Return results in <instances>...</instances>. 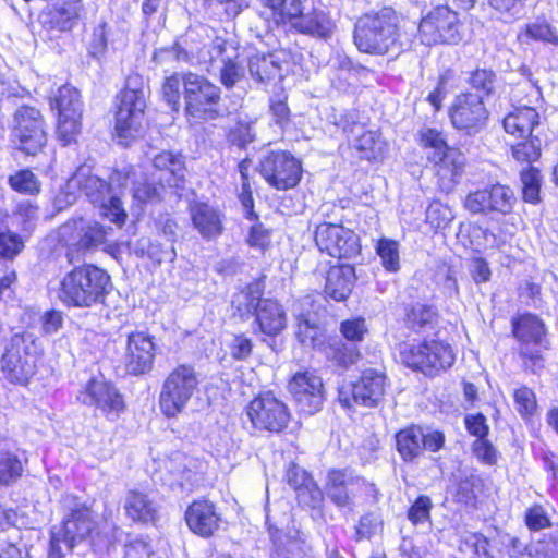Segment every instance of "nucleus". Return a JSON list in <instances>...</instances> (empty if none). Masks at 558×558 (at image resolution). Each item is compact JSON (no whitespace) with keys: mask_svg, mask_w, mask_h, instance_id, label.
<instances>
[{"mask_svg":"<svg viewBox=\"0 0 558 558\" xmlns=\"http://www.w3.org/2000/svg\"><path fill=\"white\" fill-rule=\"evenodd\" d=\"M400 23V16L391 8L365 14L355 23L354 44L364 53L399 54L408 46Z\"/></svg>","mask_w":558,"mask_h":558,"instance_id":"1","label":"nucleus"},{"mask_svg":"<svg viewBox=\"0 0 558 558\" xmlns=\"http://www.w3.org/2000/svg\"><path fill=\"white\" fill-rule=\"evenodd\" d=\"M129 173L113 171L109 180L93 174L87 167H80L70 179L68 186L78 189L92 204L99 207V213L111 222L122 226L126 219L121 196L128 187Z\"/></svg>","mask_w":558,"mask_h":558,"instance_id":"2","label":"nucleus"},{"mask_svg":"<svg viewBox=\"0 0 558 558\" xmlns=\"http://www.w3.org/2000/svg\"><path fill=\"white\" fill-rule=\"evenodd\" d=\"M110 288V276L86 264L73 268L61 278L57 296L69 307L87 308L104 303Z\"/></svg>","mask_w":558,"mask_h":558,"instance_id":"3","label":"nucleus"},{"mask_svg":"<svg viewBox=\"0 0 558 558\" xmlns=\"http://www.w3.org/2000/svg\"><path fill=\"white\" fill-rule=\"evenodd\" d=\"M81 542H89L92 546L98 547L105 539L98 531L92 510L83 504H77L60 525L52 527L49 555L51 558H63Z\"/></svg>","mask_w":558,"mask_h":558,"instance_id":"4","label":"nucleus"},{"mask_svg":"<svg viewBox=\"0 0 558 558\" xmlns=\"http://www.w3.org/2000/svg\"><path fill=\"white\" fill-rule=\"evenodd\" d=\"M185 44L186 48L180 44L173 45L169 52L179 61L196 58L202 62H213L220 59L223 63L220 70V81L227 88L233 87L244 76L243 68L234 61L235 48L227 40L216 37L209 45L199 46L195 44V32L190 31L186 34Z\"/></svg>","mask_w":558,"mask_h":558,"instance_id":"5","label":"nucleus"},{"mask_svg":"<svg viewBox=\"0 0 558 558\" xmlns=\"http://www.w3.org/2000/svg\"><path fill=\"white\" fill-rule=\"evenodd\" d=\"M41 353V343L34 333L25 331L13 335L4 345L0 361L7 379L26 385L36 373Z\"/></svg>","mask_w":558,"mask_h":558,"instance_id":"6","label":"nucleus"},{"mask_svg":"<svg viewBox=\"0 0 558 558\" xmlns=\"http://www.w3.org/2000/svg\"><path fill=\"white\" fill-rule=\"evenodd\" d=\"M183 99L185 116L191 124L222 117L221 89L203 75L186 72Z\"/></svg>","mask_w":558,"mask_h":558,"instance_id":"7","label":"nucleus"},{"mask_svg":"<svg viewBox=\"0 0 558 558\" xmlns=\"http://www.w3.org/2000/svg\"><path fill=\"white\" fill-rule=\"evenodd\" d=\"M146 90L143 76L131 74L126 77L116 113V131L120 138H132L138 133L146 108Z\"/></svg>","mask_w":558,"mask_h":558,"instance_id":"8","label":"nucleus"},{"mask_svg":"<svg viewBox=\"0 0 558 558\" xmlns=\"http://www.w3.org/2000/svg\"><path fill=\"white\" fill-rule=\"evenodd\" d=\"M198 387L195 369L190 365L177 366L166 378L160 396L159 407L167 417H175L184 411Z\"/></svg>","mask_w":558,"mask_h":558,"instance_id":"9","label":"nucleus"},{"mask_svg":"<svg viewBox=\"0 0 558 558\" xmlns=\"http://www.w3.org/2000/svg\"><path fill=\"white\" fill-rule=\"evenodd\" d=\"M421 41L424 45H457L463 39V25L459 14L448 5L433 9L418 25Z\"/></svg>","mask_w":558,"mask_h":558,"instance_id":"10","label":"nucleus"},{"mask_svg":"<svg viewBox=\"0 0 558 558\" xmlns=\"http://www.w3.org/2000/svg\"><path fill=\"white\" fill-rule=\"evenodd\" d=\"M400 356L407 366L428 376L449 368L454 362L451 347L436 340L424 341L417 345L403 344Z\"/></svg>","mask_w":558,"mask_h":558,"instance_id":"11","label":"nucleus"},{"mask_svg":"<svg viewBox=\"0 0 558 558\" xmlns=\"http://www.w3.org/2000/svg\"><path fill=\"white\" fill-rule=\"evenodd\" d=\"M386 376L373 368L363 371L355 383L343 384L338 388V402L352 410L355 405L376 408L384 399Z\"/></svg>","mask_w":558,"mask_h":558,"instance_id":"12","label":"nucleus"},{"mask_svg":"<svg viewBox=\"0 0 558 558\" xmlns=\"http://www.w3.org/2000/svg\"><path fill=\"white\" fill-rule=\"evenodd\" d=\"M232 304L241 316L253 312L258 330L266 336L275 337L286 328V312L275 300L256 299L251 292H243L232 301Z\"/></svg>","mask_w":558,"mask_h":558,"instance_id":"13","label":"nucleus"},{"mask_svg":"<svg viewBox=\"0 0 558 558\" xmlns=\"http://www.w3.org/2000/svg\"><path fill=\"white\" fill-rule=\"evenodd\" d=\"M449 118L454 129L473 136L487 126L489 111L483 96L464 92L454 97L449 109Z\"/></svg>","mask_w":558,"mask_h":558,"instance_id":"14","label":"nucleus"},{"mask_svg":"<svg viewBox=\"0 0 558 558\" xmlns=\"http://www.w3.org/2000/svg\"><path fill=\"white\" fill-rule=\"evenodd\" d=\"M258 171L270 186L280 191L294 187L302 175L300 161L286 150L266 154L259 160Z\"/></svg>","mask_w":558,"mask_h":558,"instance_id":"15","label":"nucleus"},{"mask_svg":"<svg viewBox=\"0 0 558 558\" xmlns=\"http://www.w3.org/2000/svg\"><path fill=\"white\" fill-rule=\"evenodd\" d=\"M54 106L58 110V138L63 146L75 141L81 132L83 114V101L81 93L73 86L63 85L54 97Z\"/></svg>","mask_w":558,"mask_h":558,"instance_id":"16","label":"nucleus"},{"mask_svg":"<svg viewBox=\"0 0 558 558\" xmlns=\"http://www.w3.org/2000/svg\"><path fill=\"white\" fill-rule=\"evenodd\" d=\"M12 136L19 143V149L36 155L46 144L43 116L35 107L22 106L13 117Z\"/></svg>","mask_w":558,"mask_h":558,"instance_id":"17","label":"nucleus"},{"mask_svg":"<svg viewBox=\"0 0 558 558\" xmlns=\"http://www.w3.org/2000/svg\"><path fill=\"white\" fill-rule=\"evenodd\" d=\"M315 243L320 252L336 258H352L361 251L359 236L342 225L323 222L316 227Z\"/></svg>","mask_w":558,"mask_h":558,"instance_id":"18","label":"nucleus"},{"mask_svg":"<svg viewBox=\"0 0 558 558\" xmlns=\"http://www.w3.org/2000/svg\"><path fill=\"white\" fill-rule=\"evenodd\" d=\"M247 415L256 429L270 433L282 432L290 421L287 405L271 393L253 399L247 407Z\"/></svg>","mask_w":558,"mask_h":558,"instance_id":"19","label":"nucleus"},{"mask_svg":"<svg viewBox=\"0 0 558 558\" xmlns=\"http://www.w3.org/2000/svg\"><path fill=\"white\" fill-rule=\"evenodd\" d=\"M517 202L514 192L507 185L496 183L469 193L465 208L473 214H510Z\"/></svg>","mask_w":558,"mask_h":558,"instance_id":"20","label":"nucleus"},{"mask_svg":"<svg viewBox=\"0 0 558 558\" xmlns=\"http://www.w3.org/2000/svg\"><path fill=\"white\" fill-rule=\"evenodd\" d=\"M110 227L84 218L68 221L60 228L61 238L77 252L92 251L105 244Z\"/></svg>","mask_w":558,"mask_h":558,"instance_id":"21","label":"nucleus"},{"mask_svg":"<svg viewBox=\"0 0 558 558\" xmlns=\"http://www.w3.org/2000/svg\"><path fill=\"white\" fill-rule=\"evenodd\" d=\"M77 399L85 405L99 409L109 418L118 417L125 407L119 390L104 379H90L80 391Z\"/></svg>","mask_w":558,"mask_h":558,"instance_id":"22","label":"nucleus"},{"mask_svg":"<svg viewBox=\"0 0 558 558\" xmlns=\"http://www.w3.org/2000/svg\"><path fill=\"white\" fill-rule=\"evenodd\" d=\"M289 390L302 412L314 414L322 409L325 399L324 385L314 372L296 373L289 383Z\"/></svg>","mask_w":558,"mask_h":558,"instance_id":"23","label":"nucleus"},{"mask_svg":"<svg viewBox=\"0 0 558 558\" xmlns=\"http://www.w3.org/2000/svg\"><path fill=\"white\" fill-rule=\"evenodd\" d=\"M155 359L153 337L144 331H134L128 336L125 367L132 375L149 372Z\"/></svg>","mask_w":558,"mask_h":558,"instance_id":"24","label":"nucleus"},{"mask_svg":"<svg viewBox=\"0 0 558 558\" xmlns=\"http://www.w3.org/2000/svg\"><path fill=\"white\" fill-rule=\"evenodd\" d=\"M185 521L193 533L209 537L219 529L221 517L211 501L199 499L187 507Z\"/></svg>","mask_w":558,"mask_h":558,"instance_id":"25","label":"nucleus"},{"mask_svg":"<svg viewBox=\"0 0 558 558\" xmlns=\"http://www.w3.org/2000/svg\"><path fill=\"white\" fill-rule=\"evenodd\" d=\"M193 227L207 241L218 238L223 231L221 214L207 203L196 202L190 205Z\"/></svg>","mask_w":558,"mask_h":558,"instance_id":"26","label":"nucleus"},{"mask_svg":"<svg viewBox=\"0 0 558 558\" xmlns=\"http://www.w3.org/2000/svg\"><path fill=\"white\" fill-rule=\"evenodd\" d=\"M349 143L360 153V157L375 160L381 153V143L376 132L366 130L362 123L353 122L342 126Z\"/></svg>","mask_w":558,"mask_h":558,"instance_id":"27","label":"nucleus"},{"mask_svg":"<svg viewBox=\"0 0 558 558\" xmlns=\"http://www.w3.org/2000/svg\"><path fill=\"white\" fill-rule=\"evenodd\" d=\"M365 484V481L349 470H331L327 474L326 494L338 507H347L351 502L349 487Z\"/></svg>","mask_w":558,"mask_h":558,"instance_id":"28","label":"nucleus"},{"mask_svg":"<svg viewBox=\"0 0 558 558\" xmlns=\"http://www.w3.org/2000/svg\"><path fill=\"white\" fill-rule=\"evenodd\" d=\"M355 279V269L351 265L330 267L326 276V295L338 302L347 300L352 292Z\"/></svg>","mask_w":558,"mask_h":558,"instance_id":"29","label":"nucleus"},{"mask_svg":"<svg viewBox=\"0 0 558 558\" xmlns=\"http://www.w3.org/2000/svg\"><path fill=\"white\" fill-rule=\"evenodd\" d=\"M539 123V114L532 107H515L502 120L505 131L517 137L526 138Z\"/></svg>","mask_w":558,"mask_h":558,"instance_id":"30","label":"nucleus"},{"mask_svg":"<svg viewBox=\"0 0 558 558\" xmlns=\"http://www.w3.org/2000/svg\"><path fill=\"white\" fill-rule=\"evenodd\" d=\"M124 510L130 519L137 522H154L158 515V505L148 493L130 489L124 500Z\"/></svg>","mask_w":558,"mask_h":558,"instance_id":"31","label":"nucleus"},{"mask_svg":"<svg viewBox=\"0 0 558 558\" xmlns=\"http://www.w3.org/2000/svg\"><path fill=\"white\" fill-rule=\"evenodd\" d=\"M153 165L162 173L159 178L160 181H166V184L171 187H182L185 166L181 155L161 151L154 157Z\"/></svg>","mask_w":558,"mask_h":558,"instance_id":"32","label":"nucleus"},{"mask_svg":"<svg viewBox=\"0 0 558 558\" xmlns=\"http://www.w3.org/2000/svg\"><path fill=\"white\" fill-rule=\"evenodd\" d=\"M300 33L326 38L331 33V23L323 11L314 10L307 14L303 12L291 23Z\"/></svg>","mask_w":558,"mask_h":558,"instance_id":"33","label":"nucleus"},{"mask_svg":"<svg viewBox=\"0 0 558 558\" xmlns=\"http://www.w3.org/2000/svg\"><path fill=\"white\" fill-rule=\"evenodd\" d=\"M397 450L404 461H412L423 451L424 433L418 426L401 429L396 435Z\"/></svg>","mask_w":558,"mask_h":558,"instance_id":"34","label":"nucleus"},{"mask_svg":"<svg viewBox=\"0 0 558 558\" xmlns=\"http://www.w3.org/2000/svg\"><path fill=\"white\" fill-rule=\"evenodd\" d=\"M514 336L527 345L529 343L542 344L545 336L543 322L535 315L524 314L519 317L513 326Z\"/></svg>","mask_w":558,"mask_h":558,"instance_id":"35","label":"nucleus"},{"mask_svg":"<svg viewBox=\"0 0 558 558\" xmlns=\"http://www.w3.org/2000/svg\"><path fill=\"white\" fill-rule=\"evenodd\" d=\"M437 322L436 311L428 305L416 304L407 310L405 326L416 332L423 333L434 329Z\"/></svg>","mask_w":558,"mask_h":558,"instance_id":"36","label":"nucleus"},{"mask_svg":"<svg viewBox=\"0 0 558 558\" xmlns=\"http://www.w3.org/2000/svg\"><path fill=\"white\" fill-rule=\"evenodd\" d=\"M134 252L140 257L147 256L156 265L173 262L177 256L172 244L163 245L157 240L151 241L146 238H142L136 242Z\"/></svg>","mask_w":558,"mask_h":558,"instance_id":"37","label":"nucleus"},{"mask_svg":"<svg viewBox=\"0 0 558 558\" xmlns=\"http://www.w3.org/2000/svg\"><path fill=\"white\" fill-rule=\"evenodd\" d=\"M251 76L259 83H266L280 74V65L272 54H254L248 59Z\"/></svg>","mask_w":558,"mask_h":558,"instance_id":"38","label":"nucleus"},{"mask_svg":"<svg viewBox=\"0 0 558 558\" xmlns=\"http://www.w3.org/2000/svg\"><path fill=\"white\" fill-rule=\"evenodd\" d=\"M438 165V173L442 178L456 181L464 172L465 156L457 149L449 148L441 156L434 159Z\"/></svg>","mask_w":558,"mask_h":558,"instance_id":"39","label":"nucleus"},{"mask_svg":"<svg viewBox=\"0 0 558 558\" xmlns=\"http://www.w3.org/2000/svg\"><path fill=\"white\" fill-rule=\"evenodd\" d=\"M466 83L476 92L475 94L483 96L484 99L495 93L497 74L490 69L477 68L470 73Z\"/></svg>","mask_w":558,"mask_h":558,"instance_id":"40","label":"nucleus"},{"mask_svg":"<svg viewBox=\"0 0 558 558\" xmlns=\"http://www.w3.org/2000/svg\"><path fill=\"white\" fill-rule=\"evenodd\" d=\"M23 474V465L19 457L10 451L0 450V486H9Z\"/></svg>","mask_w":558,"mask_h":558,"instance_id":"41","label":"nucleus"},{"mask_svg":"<svg viewBox=\"0 0 558 558\" xmlns=\"http://www.w3.org/2000/svg\"><path fill=\"white\" fill-rule=\"evenodd\" d=\"M383 527L381 515L377 512H367L360 518L353 538L355 542L371 539L380 533Z\"/></svg>","mask_w":558,"mask_h":558,"instance_id":"42","label":"nucleus"},{"mask_svg":"<svg viewBox=\"0 0 558 558\" xmlns=\"http://www.w3.org/2000/svg\"><path fill=\"white\" fill-rule=\"evenodd\" d=\"M520 39L524 43L529 40H538L558 45V36L551 26L546 22H534L525 25L520 34Z\"/></svg>","mask_w":558,"mask_h":558,"instance_id":"43","label":"nucleus"},{"mask_svg":"<svg viewBox=\"0 0 558 558\" xmlns=\"http://www.w3.org/2000/svg\"><path fill=\"white\" fill-rule=\"evenodd\" d=\"M376 252L381 259L386 270L396 272L400 268L399 243L390 239H380Z\"/></svg>","mask_w":558,"mask_h":558,"instance_id":"44","label":"nucleus"},{"mask_svg":"<svg viewBox=\"0 0 558 558\" xmlns=\"http://www.w3.org/2000/svg\"><path fill=\"white\" fill-rule=\"evenodd\" d=\"M520 177L522 182L523 199L532 204L539 202L542 180L539 171L534 167H529L527 169L521 171Z\"/></svg>","mask_w":558,"mask_h":558,"instance_id":"45","label":"nucleus"},{"mask_svg":"<svg viewBox=\"0 0 558 558\" xmlns=\"http://www.w3.org/2000/svg\"><path fill=\"white\" fill-rule=\"evenodd\" d=\"M264 7L271 9L281 20L288 19L291 23L303 12L302 0H260Z\"/></svg>","mask_w":558,"mask_h":558,"instance_id":"46","label":"nucleus"},{"mask_svg":"<svg viewBox=\"0 0 558 558\" xmlns=\"http://www.w3.org/2000/svg\"><path fill=\"white\" fill-rule=\"evenodd\" d=\"M83 11V3L81 0H72L64 2L57 11L56 19L59 28L62 31H70L80 19Z\"/></svg>","mask_w":558,"mask_h":558,"instance_id":"47","label":"nucleus"},{"mask_svg":"<svg viewBox=\"0 0 558 558\" xmlns=\"http://www.w3.org/2000/svg\"><path fill=\"white\" fill-rule=\"evenodd\" d=\"M10 186L23 194L35 195L40 191V183L31 170H20L9 178Z\"/></svg>","mask_w":558,"mask_h":558,"instance_id":"48","label":"nucleus"},{"mask_svg":"<svg viewBox=\"0 0 558 558\" xmlns=\"http://www.w3.org/2000/svg\"><path fill=\"white\" fill-rule=\"evenodd\" d=\"M296 499L302 507L316 509L323 505L324 493L312 477L296 492Z\"/></svg>","mask_w":558,"mask_h":558,"instance_id":"49","label":"nucleus"},{"mask_svg":"<svg viewBox=\"0 0 558 558\" xmlns=\"http://www.w3.org/2000/svg\"><path fill=\"white\" fill-rule=\"evenodd\" d=\"M512 146V156L518 161L531 163L541 156V140L534 135Z\"/></svg>","mask_w":558,"mask_h":558,"instance_id":"50","label":"nucleus"},{"mask_svg":"<svg viewBox=\"0 0 558 558\" xmlns=\"http://www.w3.org/2000/svg\"><path fill=\"white\" fill-rule=\"evenodd\" d=\"M186 72L174 73L167 77L162 85V97L173 111L180 108V86L184 87V77Z\"/></svg>","mask_w":558,"mask_h":558,"instance_id":"51","label":"nucleus"},{"mask_svg":"<svg viewBox=\"0 0 558 558\" xmlns=\"http://www.w3.org/2000/svg\"><path fill=\"white\" fill-rule=\"evenodd\" d=\"M432 508V499L428 496L421 495L409 508L407 518L414 525L426 522L430 519Z\"/></svg>","mask_w":558,"mask_h":558,"instance_id":"52","label":"nucleus"},{"mask_svg":"<svg viewBox=\"0 0 558 558\" xmlns=\"http://www.w3.org/2000/svg\"><path fill=\"white\" fill-rule=\"evenodd\" d=\"M514 404L522 417H530L536 411L535 393L527 387H521L514 391Z\"/></svg>","mask_w":558,"mask_h":558,"instance_id":"53","label":"nucleus"},{"mask_svg":"<svg viewBox=\"0 0 558 558\" xmlns=\"http://www.w3.org/2000/svg\"><path fill=\"white\" fill-rule=\"evenodd\" d=\"M463 545L472 550L471 558H494L489 550L488 538L482 533H469L463 538Z\"/></svg>","mask_w":558,"mask_h":558,"instance_id":"54","label":"nucleus"},{"mask_svg":"<svg viewBox=\"0 0 558 558\" xmlns=\"http://www.w3.org/2000/svg\"><path fill=\"white\" fill-rule=\"evenodd\" d=\"M477 478L472 474H461L457 484L454 500L470 505L475 500L474 486Z\"/></svg>","mask_w":558,"mask_h":558,"instance_id":"55","label":"nucleus"},{"mask_svg":"<svg viewBox=\"0 0 558 558\" xmlns=\"http://www.w3.org/2000/svg\"><path fill=\"white\" fill-rule=\"evenodd\" d=\"M296 336L304 345L313 347L319 337V328L301 315L296 318Z\"/></svg>","mask_w":558,"mask_h":558,"instance_id":"56","label":"nucleus"},{"mask_svg":"<svg viewBox=\"0 0 558 558\" xmlns=\"http://www.w3.org/2000/svg\"><path fill=\"white\" fill-rule=\"evenodd\" d=\"M24 247L22 238L12 232L0 233V256L3 258H14Z\"/></svg>","mask_w":558,"mask_h":558,"instance_id":"57","label":"nucleus"},{"mask_svg":"<svg viewBox=\"0 0 558 558\" xmlns=\"http://www.w3.org/2000/svg\"><path fill=\"white\" fill-rule=\"evenodd\" d=\"M255 136L252 123L246 121H238L236 125L229 132V141L240 147L254 142Z\"/></svg>","mask_w":558,"mask_h":558,"instance_id":"58","label":"nucleus"},{"mask_svg":"<svg viewBox=\"0 0 558 558\" xmlns=\"http://www.w3.org/2000/svg\"><path fill=\"white\" fill-rule=\"evenodd\" d=\"M333 360L344 366L348 367L350 365L355 364L360 359V351L357 350L356 345L345 344V343H339L336 344L333 348Z\"/></svg>","mask_w":558,"mask_h":558,"instance_id":"59","label":"nucleus"},{"mask_svg":"<svg viewBox=\"0 0 558 558\" xmlns=\"http://www.w3.org/2000/svg\"><path fill=\"white\" fill-rule=\"evenodd\" d=\"M162 184L156 185L147 182H136L133 186V197L140 202H154L160 199Z\"/></svg>","mask_w":558,"mask_h":558,"instance_id":"60","label":"nucleus"},{"mask_svg":"<svg viewBox=\"0 0 558 558\" xmlns=\"http://www.w3.org/2000/svg\"><path fill=\"white\" fill-rule=\"evenodd\" d=\"M269 110L272 117V121L284 129L291 121V111L287 105L286 98H271Z\"/></svg>","mask_w":558,"mask_h":558,"instance_id":"61","label":"nucleus"},{"mask_svg":"<svg viewBox=\"0 0 558 558\" xmlns=\"http://www.w3.org/2000/svg\"><path fill=\"white\" fill-rule=\"evenodd\" d=\"M229 349L233 359L242 361L246 360L252 354L253 343L246 336L235 335L229 344Z\"/></svg>","mask_w":558,"mask_h":558,"instance_id":"62","label":"nucleus"},{"mask_svg":"<svg viewBox=\"0 0 558 558\" xmlns=\"http://www.w3.org/2000/svg\"><path fill=\"white\" fill-rule=\"evenodd\" d=\"M472 449L475 457L482 462L488 465L497 462V450L487 439H476L473 442Z\"/></svg>","mask_w":558,"mask_h":558,"instance_id":"63","label":"nucleus"},{"mask_svg":"<svg viewBox=\"0 0 558 558\" xmlns=\"http://www.w3.org/2000/svg\"><path fill=\"white\" fill-rule=\"evenodd\" d=\"M151 546L144 538H133L124 546L125 558H150Z\"/></svg>","mask_w":558,"mask_h":558,"instance_id":"64","label":"nucleus"}]
</instances>
